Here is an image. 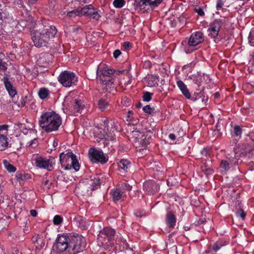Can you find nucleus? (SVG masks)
<instances>
[{"label": "nucleus", "mask_w": 254, "mask_h": 254, "mask_svg": "<svg viewBox=\"0 0 254 254\" xmlns=\"http://www.w3.org/2000/svg\"><path fill=\"white\" fill-rule=\"evenodd\" d=\"M38 27L32 34L33 41L37 47L46 46L53 40L57 33L56 28L50 24H39Z\"/></svg>", "instance_id": "nucleus-1"}, {"label": "nucleus", "mask_w": 254, "mask_h": 254, "mask_svg": "<svg viewBox=\"0 0 254 254\" xmlns=\"http://www.w3.org/2000/svg\"><path fill=\"white\" fill-rule=\"evenodd\" d=\"M40 126L47 132L56 131L62 124L60 116L54 112H46L39 120Z\"/></svg>", "instance_id": "nucleus-2"}, {"label": "nucleus", "mask_w": 254, "mask_h": 254, "mask_svg": "<svg viewBox=\"0 0 254 254\" xmlns=\"http://www.w3.org/2000/svg\"><path fill=\"white\" fill-rule=\"evenodd\" d=\"M60 161L62 166L65 170L73 168L75 171L79 170L80 166L76 156L72 152L68 151L66 153H61Z\"/></svg>", "instance_id": "nucleus-3"}, {"label": "nucleus", "mask_w": 254, "mask_h": 254, "mask_svg": "<svg viewBox=\"0 0 254 254\" xmlns=\"http://www.w3.org/2000/svg\"><path fill=\"white\" fill-rule=\"evenodd\" d=\"M59 82L65 87H70L76 85L78 77L71 71L65 70L62 72L58 76Z\"/></svg>", "instance_id": "nucleus-4"}, {"label": "nucleus", "mask_w": 254, "mask_h": 254, "mask_svg": "<svg viewBox=\"0 0 254 254\" xmlns=\"http://www.w3.org/2000/svg\"><path fill=\"white\" fill-rule=\"evenodd\" d=\"M32 160L35 165L38 168L49 171L53 169V164L55 163L54 158L48 159L38 155H33Z\"/></svg>", "instance_id": "nucleus-5"}, {"label": "nucleus", "mask_w": 254, "mask_h": 254, "mask_svg": "<svg viewBox=\"0 0 254 254\" xmlns=\"http://www.w3.org/2000/svg\"><path fill=\"white\" fill-rule=\"evenodd\" d=\"M235 156H227L226 159L222 160L220 164V168L221 169V172L223 174L226 173L230 170L231 167L238 165L242 160L239 161L238 158L239 155L237 152H235Z\"/></svg>", "instance_id": "nucleus-6"}, {"label": "nucleus", "mask_w": 254, "mask_h": 254, "mask_svg": "<svg viewBox=\"0 0 254 254\" xmlns=\"http://www.w3.org/2000/svg\"><path fill=\"white\" fill-rule=\"evenodd\" d=\"M114 73V70L108 66L103 68H99L97 71V74L99 77L100 82L103 84L107 85H111L112 76Z\"/></svg>", "instance_id": "nucleus-7"}, {"label": "nucleus", "mask_w": 254, "mask_h": 254, "mask_svg": "<svg viewBox=\"0 0 254 254\" xmlns=\"http://www.w3.org/2000/svg\"><path fill=\"white\" fill-rule=\"evenodd\" d=\"M204 36L201 32L192 33L188 42V47L186 49L187 53H190L196 50L194 47L204 41Z\"/></svg>", "instance_id": "nucleus-8"}, {"label": "nucleus", "mask_w": 254, "mask_h": 254, "mask_svg": "<svg viewBox=\"0 0 254 254\" xmlns=\"http://www.w3.org/2000/svg\"><path fill=\"white\" fill-rule=\"evenodd\" d=\"M104 128V137L106 140H114L115 138V132L116 131L115 128V124L114 122L110 124L108 119H105L103 121Z\"/></svg>", "instance_id": "nucleus-9"}, {"label": "nucleus", "mask_w": 254, "mask_h": 254, "mask_svg": "<svg viewBox=\"0 0 254 254\" xmlns=\"http://www.w3.org/2000/svg\"><path fill=\"white\" fill-rule=\"evenodd\" d=\"M89 157L93 163L100 162L104 164L108 161V157L102 151H99L95 148H90L88 152Z\"/></svg>", "instance_id": "nucleus-10"}, {"label": "nucleus", "mask_w": 254, "mask_h": 254, "mask_svg": "<svg viewBox=\"0 0 254 254\" xmlns=\"http://www.w3.org/2000/svg\"><path fill=\"white\" fill-rule=\"evenodd\" d=\"M115 231L110 227H106L101 231L98 236V241L102 244H107L114 237Z\"/></svg>", "instance_id": "nucleus-11"}, {"label": "nucleus", "mask_w": 254, "mask_h": 254, "mask_svg": "<svg viewBox=\"0 0 254 254\" xmlns=\"http://www.w3.org/2000/svg\"><path fill=\"white\" fill-rule=\"evenodd\" d=\"M69 238L66 235H62L60 236L56 242V247L61 252L65 251L68 248H70L72 244L69 242Z\"/></svg>", "instance_id": "nucleus-12"}, {"label": "nucleus", "mask_w": 254, "mask_h": 254, "mask_svg": "<svg viewBox=\"0 0 254 254\" xmlns=\"http://www.w3.org/2000/svg\"><path fill=\"white\" fill-rule=\"evenodd\" d=\"M80 15L92 17L96 20H98L100 17L98 11L94 9L91 5H86L80 8Z\"/></svg>", "instance_id": "nucleus-13"}, {"label": "nucleus", "mask_w": 254, "mask_h": 254, "mask_svg": "<svg viewBox=\"0 0 254 254\" xmlns=\"http://www.w3.org/2000/svg\"><path fill=\"white\" fill-rule=\"evenodd\" d=\"M151 132L149 131L148 133L145 136V135L142 134L139 131H134L132 132V134L134 136L138 139H140V143L142 144V146L146 147L148 144H149V140L151 138Z\"/></svg>", "instance_id": "nucleus-14"}, {"label": "nucleus", "mask_w": 254, "mask_h": 254, "mask_svg": "<svg viewBox=\"0 0 254 254\" xmlns=\"http://www.w3.org/2000/svg\"><path fill=\"white\" fill-rule=\"evenodd\" d=\"M143 189L148 194H153L158 190L157 185L152 180L146 181L143 184Z\"/></svg>", "instance_id": "nucleus-15"}, {"label": "nucleus", "mask_w": 254, "mask_h": 254, "mask_svg": "<svg viewBox=\"0 0 254 254\" xmlns=\"http://www.w3.org/2000/svg\"><path fill=\"white\" fill-rule=\"evenodd\" d=\"M242 149L244 151L241 152L240 154H238L239 156L242 155L246 156L251 160L254 159V149L252 148L251 146L246 145H244Z\"/></svg>", "instance_id": "nucleus-16"}, {"label": "nucleus", "mask_w": 254, "mask_h": 254, "mask_svg": "<svg viewBox=\"0 0 254 254\" xmlns=\"http://www.w3.org/2000/svg\"><path fill=\"white\" fill-rule=\"evenodd\" d=\"M73 222L77 227H80L82 229H86L88 226L85 219L79 215L74 217Z\"/></svg>", "instance_id": "nucleus-17"}, {"label": "nucleus", "mask_w": 254, "mask_h": 254, "mask_svg": "<svg viewBox=\"0 0 254 254\" xmlns=\"http://www.w3.org/2000/svg\"><path fill=\"white\" fill-rule=\"evenodd\" d=\"M3 82L9 95L13 98L17 93L15 87L12 84L7 78H4Z\"/></svg>", "instance_id": "nucleus-18"}, {"label": "nucleus", "mask_w": 254, "mask_h": 254, "mask_svg": "<svg viewBox=\"0 0 254 254\" xmlns=\"http://www.w3.org/2000/svg\"><path fill=\"white\" fill-rule=\"evenodd\" d=\"M134 5L136 9L151 10L148 0H135Z\"/></svg>", "instance_id": "nucleus-19"}, {"label": "nucleus", "mask_w": 254, "mask_h": 254, "mask_svg": "<svg viewBox=\"0 0 254 254\" xmlns=\"http://www.w3.org/2000/svg\"><path fill=\"white\" fill-rule=\"evenodd\" d=\"M165 220L167 225L169 228H174L176 225V218L173 212L169 211L167 213Z\"/></svg>", "instance_id": "nucleus-20"}, {"label": "nucleus", "mask_w": 254, "mask_h": 254, "mask_svg": "<svg viewBox=\"0 0 254 254\" xmlns=\"http://www.w3.org/2000/svg\"><path fill=\"white\" fill-rule=\"evenodd\" d=\"M75 239H76L75 244L73 245V246H72L71 244L70 246V247L72 248V250L75 251L73 254L78 253L80 251H82L85 248V245L83 243L81 242V240L80 238H75Z\"/></svg>", "instance_id": "nucleus-21"}, {"label": "nucleus", "mask_w": 254, "mask_h": 254, "mask_svg": "<svg viewBox=\"0 0 254 254\" xmlns=\"http://www.w3.org/2000/svg\"><path fill=\"white\" fill-rule=\"evenodd\" d=\"M177 85L179 87L183 95L187 98L190 99L191 97L190 94L189 90L187 89L186 85L184 83V82L181 80H179L177 81Z\"/></svg>", "instance_id": "nucleus-22"}, {"label": "nucleus", "mask_w": 254, "mask_h": 254, "mask_svg": "<svg viewBox=\"0 0 254 254\" xmlns=\"http://www.w3.org/2000/svg\"><path fill=\"white\" fill-rule=\"evenodd\" d=\"M193 96H195V97H192L193 100L197 101L198 104L201 106L205 105V101L207 100V97H205L201 92L194 94Z\"/></svg>", "instance_id": "nucleus-23"}, {"label": "nucleus", "mask_w": 254, "mask_h": 254, "mask_svg": "<svg viewBox=\"0 0 254 254\" xmlns=\"http://www.w3.org/2000/svg\"><path fill=\"white\" fill-rule=\"evenodd\" d=\"M88 185L91 186L90 190H94L100 185V179L99 177H94L88 181Z\"/></svg>", "instance_id": "nucleus-24"}, {"label": "nucleus", "mask_w": 254, "mask_h": 254, "mask_svg": "<svg viewBox=\"0 0 254 254\" xmlns=\"http://www.w3.org/2000/svg\"><path fill=\"white\" fill-rule=\"evenodd\" d=\"M72 105L74 112H79L83 108V104L81 100L74 99L72 101Z\"/></svg>", "instance_id": "nucleus-25"}, {"label": "nucleus", "mask_w": 254, "mask_h": 254, "mask_svg": "<svg viewBox=\"0 0 254 254\" xmlns=\"http://www.w3.org/2000/svg\"><path fill=\"white\" fill-rule=\"evenodd\" d=\"M221 25L222 23L220 20H215L210 25V27L208 29L219 32Z\"/></svg>", "instance_id": "nucleus-26"}, {"label": "nucleus", "mask_w": 254, "mask_h": 254, "mask_svg": "<svg viewBox=\"0 0 254 254\" xmlns=\"http://www.w3.org/2000/svg\"><path fill=\"white\" fill-rule=\"evenodd\" d=\"M8 146L7 137L0 133V150H4Z\"/></svg>", "instance_id": "nucleus-27"}, {"label": "nucleus", "mask_w": 254, "mask_h": 254, "mask_svg": "<svg viewBox=\"0 0 254 254\" xmlns=\"http://www.w3.org/2000/svg\"><path fill=\"white\" fill-rule=\"evenodd\" d=\"M113 199L114 201H118L124 196L120 190L116 189L112 192Z\"/></svg>", "instance_id": "nucleus-28"}, {"label": "nucleus", "mask_w": 254, "mask_h": 254, "mask_svg": "<svg viewBox=\"0 0 254 254\" xmlns=\"http://www.w3.org/2000/svg\"><path fill=\"white\" fill-rule=\"evenodd\" d=\"M14 127L16 129H20V130L24 134H27L29 132H32L31 130H30L29 129H28L27 127H26L25 124L21 123H18L15 124Z\"/></svg>", "instance_id": "nucleus-29"}, {"label": "nucleus", "mask_w": 254, "mask_h": 254, "mask_svg": "<svg viewBox=\"0 0 254 254\" xmlns=\"http://www.w3.org/2000/svg\"><path fill=\"white\" fill-rule=\"evenodd\" d=\"M158 77L155 75H151L148 78V84L150 87L155 86L158 84Z\"/></svg>", "instance_id": "nucleus-30"}, {"label": "nucleus", "mask_w": 254, "mask_h": 254, "mask_svg": "<svg viewBox=\"0 0 254 254\" xmlns=\"http://www.w3.org/2000/svg\"><path fill=\"white\" fill-rule=\"evenodd\" d=\"M119 167L124 171H127V169L130 167V162L127 160L122 159L119 163Z\"/></svg>", "instance_id": "nucleus-31"}, {"label": "nucleus", "mask_w": 254, "mask_h": 254, "mask_svg": "<svg viewBox=\"0 0 254 254\" xmlns=\"http://www.w3.org/2000/svg\"><path fill=\"white\" fill-rule=\"evenodd\" d=\"M122 193L124 195L127 191H129L132 189V186L126 182L122 183L121 187L119 188Z\"/></svg>", "instance_id": "nucleus-32"}, {"label": "nucleus", "mask_w": 254, "mask_h": 254, "mask_svg": "<svg viewBox=\"0 0 254 254\" xmlns=\"http://www.w3.org/2000/svg\"><path fill=\"white\" fill-rule=\"evenodd\" d=\"M201 169L206 175L210 174L213 172V170L210 166L206 163H203L201 166Z\"/></svg>", "instance_id": "nucleus-33"}, {"label": "nucleus", "mask_w": 254, "mask_h": 254, "mask_svg": "<svg viewBox=\"0 0 254 254\" xmlns=\"http://www.w3.org/2000/svg\"><path fill=\"white\" fill-rule=\"evenodd\" d=\"M109 106L108 103L103 99H100L98 101V106L99 109L101 111H104L108 109Z\"/></svg>", "instance_id": "nucleus-34"}, {"label": "nucleus", "mask_w": 254, "mask_h": 254, "mask_svg": "<svg viewBox=\"0 0 254 254\" xmlns=\"http://www.w3.org/2000/svg\"><path fill=\"white\" fill-rule=\"evenodd\" d=\"M52 55L49 54H45L43 55V57H41L40 59L38 60V62L40 64H42V66H46L48 65L50 60L48 62L44 63L43 58H47L48 59H51Z\"/></svg>", "instance_id": "nucleus-35"}, {"label": "nucleus", "mask_w": 254, "mask_h": 254, "mask_svg": "<svg viewBox=\"0 0 254 254\" xmlns=\"http://www.w3.org/2000/svg\"><path fill=\"white\" fill-rule=\"evenodd\" d=\"M49 94L48 89L45 88H41L40 89L38 94L40 98L42 99H46Z\"/></svg>", "instance_id": "nucleus-36"}, {"label": "nucleus", "mask_w": 254, "mask_h": 254, "mask_svg": "<svg viewBox=\"0 0 254 254\" xmlns=\"http://www.w3.org/2000/svg\"><path fill=\"white\" fill-rule=\"evenodd\" d=\"M163 0H148L151 10L157 7Z\"/></svg>", "instance_id": "nucleus-37"}, {"label": "nucleus", "mask_w": 254, "mask_h": 254, "mask_svg": "<svg viewBox=\"0 0 254 254\" xmlns=\"http://www.w3.org/2000/svg\"><path fill=\"white\" fill-rule=\"evenodd\" d=\"M3 165L5 168L10 172H14L16 171V168L12 165L10 164L8 161L6 160L3 161Z\"/></svg>", "instance_id": "nucleus-38"}, {"label": "nucleus", "mask_w": 254, "mask_h": 254, "mask_svg": "<svg viewBox=\"0 0 254 254\" xmlns=\"http://www.w3.org/2000/svg\"><path fill=\"white\" fill-rule=\"evenodd\" d=\"M125 3V0H114L113 5L116 8H120L124 6Z\"/></svg>", "instance_id": "nucleus-39"}, {"label": "nucleus", "mask_w": 254, "mask_h": 254, "mask_svg": "<svg viewBox=\"0 0 254 254\" xmlns=\"http://www.w3.org/2000/svg\"><path fill=\"white\" fill-rule=\"evenodd\" d=\"M153 95L152 93L148 92H145L143 93V100L144 101L148 102L151 100V96Z\"/></svg>", "instance_id": "nucleus-40"}, {"label": "nucleus", "mask_w": 254, "mask_h": 254, "mask_svg": "<svg viewBox=\"0 0 254 254\" xmlns=\"http://www.w3.org/2000/svg\"><path fill=\"white\" fill-rule=\"evenodd\" d=\"M143 110L146 113L152 114L155 113L154 109L150 107V105H146L143 108Z\"/></svg>", "instance_id": "nucleus-41"}, {"label": "nucleus", "mask_w": 254, "mask_h": 254, "mask_svg": "<svg viewBox=\"0 0 254 254\" xmlns=\"http://www.w3.org/2000/svg\"><path fill=\"white\" fill-rule=\"evenodd\" d=\"M80 9H74L73 10L70 11L68 12L67 14V15L69 17H73L75 16L76 15H80Z\"/></svg>", "instance_id": "nucleus-42"}, {"label": "nucleus", "mask_w": 254, "mask_h": 254, "mask_svg": "<svg viewBox=\"0 0 254 254\" xmlns=\"http://www.w3.org/2000/svg\"><path fill=\"white\" fill-rule=\"evenodd\" d=\"M234 132L235 135L238 136L241 135L242 131L241 128L239 126H236L234 128Z\"/></svg>", "instance_id": "nucleus-43"}, {"label": "nucleus", "mask_w": 254, "mask_h": 254, "mask_svg": "<svg viewBox=\"0 0 254 254\" xmlns=\"http://www.w3.org/2000/svg\"><path fill=\"white\" fill-rule=\"evenodd\" d=\"M63 220L62 217L60 215H56L53 219V222L55 225L60 224Z\"/></svg>", "instance_id": "nucleus-44"}, {"label": "nucleus", "mask_w": 254, "mask_h": 254, "mask_svg": "<svg viewBox=\"0 0 254 254\" xmlns=\"http://www.w3.org/2000/svg\"><path fill=\"white\" fill-rule=\"evenodd\" d=\"M208 31L209 32L208 35L212 38H215L219 33L218 32H215L214 31L210 30V29H208Z\"/></svg>", "instance_id": "nucleus-45"}, {"label": "nucleus", "mask_w": 254, "mask_h": 254, "mask_svg": "<svg viewBox=\"0 0 254 254\" xmlns=\"http://www.w3.org/2000/svg\"><path fill=\"white\" fill-rule=\"evenodd\" d=\"M208 31L209 32L208 35L212 38H215L219 33L218 32H215L214 31L210 30V29H208Z\"/></svg>", "instance_id": "nucleus-46"}, {"label": "nucleus", "mask_w": 254, "mask_h": 254, "mask_svg": "<svg viewBox=\"0 0 254 254\" xmlns=\"http://www.w3.org/2000/svg\"><path fill=\"white\" fill-rule=\"evenodd\" d=\"M134 215L137 217H141L145 215V212L143 210H136L134 212Z\"/></svg>", "instance_id": "nucleus-47"}, {"label": "nucleus", "mask_w": 254, "mask_h": 254, "mask_svg": "<svg viewBox=\"0 0 254 254\" xmlns=\"http://www.w3.org/2000/svg\"><path fill=\"white\" fill-rule=\"evenodd\" d=\"M236 215L238 216H240L242 218V219H244L246 216L245 212L242 210H240L236 212Z\"/></svg>", "instance_id": "nucleus-48"}, {"label": "nucleus", "mask_w": 254, "mask_h": 254, "mask_svg": "<svg viewBox=\"0 0 254 254\" xmlns=\"http://www.w3.org/2000/svg\"><path fill=\"white\" fill-rule=\"evenodd\" d=\"M221 247V245L218 242L215 243L212 246V249L214 252L217 251Z\"/></svg>", "instance_id": "nucleus-49"}, {"label": "nucleus", "mask_w": 254, "mask_h": 254, "mask_svg": "<svg viewBox=\"0 0 254 254\" xmlns=\"http://www.w3.org/2000/svg\"><path fill=\"white\" fill-rule=\"evenodd\" d=\"M16 178L18 181L20 182L22 181L25 178V176L21 173H17L16 175Z\"/></svg>", "instance_id": "nucleus-50"}, {"label": "nucleus", "mask_w": 254, "mask_h": 254, "mask_svg": "<svg viewBox=\"0 0 254 254\" xmlns=\"http://www.w3.org/2000/svg\"><path fill=\"white\" fill-rule=\"evenodd\" d=\"M7 69L6 64L5 63L2 62L0 60V70L5 71Z\"/></svg>", "instance_id": "nucleus-51"}, {"label": "nucleus", "mask_w": 254, "mask_h": 254, "mask_svg": "<svg viewBox=\"0 0 254 254\" xmlns=\"http://www.w3.org/2000/svg\"><path fill=\"white\" fill-rule=\"evenodd\" d=\"M195 11L197 12L199 15L203 16L204 15V12L202 8L200 7H195Z\"/></svg>", "instance_id": "nucleus-52"}, {"label": "nucleus", "mask_w": 254, "mask_h": 254, "mask_svg": "<svg viewBox=\"0 0 254 254\" xmlns=\"http://www.w3.org/2000/svg\"><path fill=\"white\" fill-rule=\"evenodd\" d=\"M223 5V2L222 0H217L216 2L217 10L220 9Z\"/></svg>", "instance_id": "nucleus-53"}, {"label": "nucleus", "mask_w": 254, "mask_h": 254, "mask_svg": "<svg viewBox=\"0 0 254 254\" xmlns=\"http://www.w3.org/2000/svg\"><path fill=\"white\" fill-rule=\"evenodd\" d=\"M123 47L125 49L129 50L131 48V45L129 42H125L123 44Z\"/></svg>", "instance_id": "nucleus-54"}, {"label": "nucleus", "mask_w": 254, "mask_h": 254, "mask_svg": "<svg viewBox=\"0 0 254 254\" xmlns=\"http://www.w3.org/2000/svg\"><path fill=\"white\" fill-rule=\"evenodd\" d=\"M6 223L5 220H0V231L5 228Z\"/></svg>", "instance_id": "nucleus-55"}, {"label": "nucleus", "mask_w": 254, "mask_h": 254, "mask_svg": "<svg viewBox=\"0 0 254 254\" xmlns=\"http://www.w3.org/2000/svg\"><path fill=\"white\" fill-rule=\"evenodd\" d=\"M121 54V52L120 50H116L114 51V53H113V56H114V57L115 58V59H117V58L119 57V56Z\"/></svg>", "instance_id": "nucleus-56"}, {"label": "nucleus", "mask_w": 254, "mask_h": 254, "mask_svg": "<svg viewBox=\"0 0 254 254\" xmlns=\"http://www.w3.org/2000/svg\"><path fill=\"white\" fill-rule=\"evenodd\" d=\"M8 127V126L7 125H0V131L7 129Z\"/></svg>", "instance_id": "nucleus-57"}, {"label": "nucleus", "mask_w": 254, "mask_h": 254, "mask_svg": "<svg viewBox=\"0 0 254 254\" xmlns=\"http://www.w3.org/2000/svg\"><path fill=\"white\" fill-rule=\"evenodd\" d=\"M30 213V214L33 217H36L37 214V211L34 209L31 210Z\"/></svg>", "instance_id": "nucleus-58"}, {"label": "nucleus", "mask_w": 254, "mask_h": 254, "mask_svg": "<svg viewBox=\"0 0 254 254\" xmlns=\"http://www.w3.org/2000/svg\"><path fill=\"white\" fill-rule=\"evenodd\" d=\"M169 137L172 140H174L176 139V136L173 133H171L169 135Z\"/></svg>", "instance_id": "nucleus-59"}, {"label": "nucleus", "mask_w": 254, "mask_h": 254, "mask_svg": "<svg viewBox=\"0 0 254 254\" xmlns=\"http://www.w3.org/2000/svg\"><path fill=\"white\" fill-rule=\"evenodd\" d=\"M52 143H53V147H54V148H55L58 145V141L54 140H53Z\"/></svg>", "instance_id": "nucleus-60"}, {"label": "nucleus", "mask_w": 254, "mask_h": 254, "mask_svg": "<svg viewBox=\"0 0 254 254\" xmlns=\"http://www.w3.org/2000/svg\"><path fill=\"white\" fill-rule=\"evenodd\" d=\"M201 153L202 155H205L206 156V151L204 149H203V150H202L201 151Z\"/></svg>", "instance_id": "nucleus-61"}, {"label": "nucleus", "mask_w": 254, "mask_h": 254, "mask_svg": "<svg viewBox=\"0 0 254 254\" xmlns=\"http://www.w3.org/2000/svg\"><path fill=\"white\" fill-rule=\"evenodd\" d=\"M2 16L1 13L0 12V27L2 25Z\"/></svg>", "instance_id": "nucleus-62"}, {"label": "nucleus", "mask_w": 254, "mask_h": 254, "mask_svg": "<svg viewBox=\"0 0 254 254\" xmlns=\"http://www.w3.org/2000/svg\"><path fill=\"white\" fill-rule=\"evenodd\" d=\"M250 43H251L252 46H254V38L251 40Z\"/></svg>", "instance_id": "nucleus-63"}, {"label": "nucleus", "mask_w": 254, "mask_h": 254, "mask_svg": "<svg viewBox=\"0 0 254 254\" xmlns=\"http://www.w3.org/2000/svg\"><path fill=\"white\" fill-rule=\"evenodd\" d=\"M136 107L137 108H140L141 107V103H138V104H136Z\"/></svg>", "instance_id": "nucleus-64"}]
</instances>
